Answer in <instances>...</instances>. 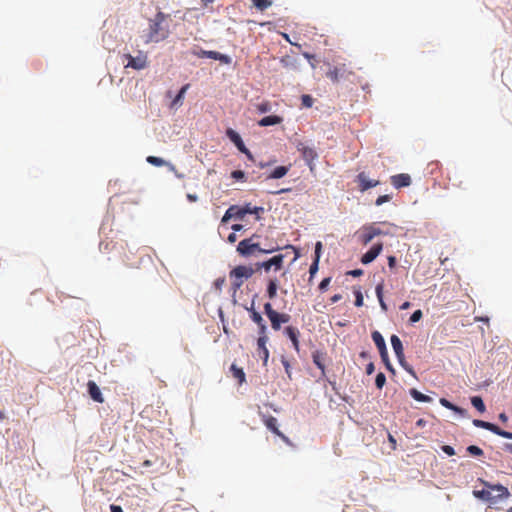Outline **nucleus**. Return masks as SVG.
Here are the masks:
<instances>
[{"label": "nucleus", "instance_id": "338daca9", "mask_svg": "<svg viewBox=\"0 0 512 512\" xmlns=\"http://www.w3.org/2000/svg\"><path fill=\"white\" fill-rule=\"evenodd\" d=\"M499 419H500L501 421H503V422H506V421H507V419H508V417L506 416V414H505V413H501V414L499 415Z\"/></svg>", "mask_w": 512, "mask_h": 512}, {"label": "nucleus", "instance_id": "dca6fc26", "mask_svg": "<svg viewBox=\"0 0 512 512\" xmlns=\"http://www.w3.org/2000/svg\"><path fill=\"white\" fill-rule=\"evenodd\" d=\"M267 342H268L267 332H258L257 349H258L259 356L264 361H267V359L269 357V351L266 347Z\"/></svg>", "mask_w": 512, "mask_h": 512}, {"label": "nucleus", "instance_id": "bb28decb", "mask_svg": "<svg viewBox=\"0 0 512 512\" xmlns=\"http://www.w3.org/2000/svg\"><path fill=\"white\" fill-rule=\"evenodd\" d=\"M282 121H283L282 117L277 116V115H270V116H266V117L262 118L258 122V124L262 127H266V126L280 124Z\"/></svg>", "mask_w": 512, "mask_h": 512}, {"label": "nucleus", "instance_id": "de8ad7c7", "mask_svg": "<svg viewBox=\"0 0 512 512\" xmlns=\"http://www.w3.org/2000/svg\"><path fill=\"white\" fill-rule=\"evenodd\" d=\"M258 111L261 113H266L270 110V104L268 102H264L258 105Z\"/></svg>", "mask_w": 512, "mask_h": 512}, {"label": "nucleus", "instance_id": "bf43d9fd", "mask_svg": "<svg viewBox=\"0 0 512 512\" xmlns=\"http://www.w3.org/2000/svg\"><path fill=\"white\" fill-rule=\"evenodd\" d=\"M110 510L111 512H123L122 508L118 505H111Z\"/></svg>", "mask_w": 512, "mask_h": 512}, {"label": "nucleus", "instance_id": "9b49d317", "mask_svg": "<svg viewBox=\"0 0 512 512\" xmlns=\"http://www.w3.org/2000/svg\"><path fill=\"white\" fill-rule=\"evenodd\" d=\"M473 425L478 428L486 429V430H488L498 436H501L503 438L512 439V432L505 431L493 423L479 420V419H474Z\"/></svg>", "mask_w": 512, "mask_h": 512}, {"label": "nucleus", "instance_id": "79ce46f5", "mask_svg": "<svg viewBox=\"0 0 512 512\" xmlns=\"http://www.w3.org/2000/svg\"><path fill=\"white\" fill-rule=\"evenodd\" d=\"M422 311L421 310H416L412 313L411 317H410V322L412 323H415V322H418L421 318H422Z\"/></svg>", "mask_w": 512, "mask_h": 512}, {"label": "nucleus", "instance_id": "7ed1b4c3", "mask_svg": "<svg viewBox=\"0 0 512 512\" xmlns=\"http://www.w3.org/2000/svg\"><path fill=\"white\" fill-rule=\"evenodd\" d=\"M263 212V207H252L250 203H246L244 206L232 205L226 210L221 222L226 223L232 218L242 220L246 214H255L256 220H260V213Z\"/></svg>", "mask_w": 512, "mask_h": 512}, {"label": "nucleus", "instance_id": "2f4dec72", "mask_svg": "<svg viewBox=\"0 0 512 512\" xmlns=\"http://www.w3.org/2000/svg\"><path fill=\"white\" fill-rule=\"evenodd\" d=\"M89 394L94 401L99 402V403L103 402V398H102V394L99 389V386H89Z\"/></svg>", "mask_w": 512, "mask_h": 512}, {"label": "nucleus", "instance_id": "7c9ffc66", "mask_svg": "<svg viewBox=\"0 0 512 512\" xmlns=\"http://www.w3.org/2000/svg\"><path fill=\"white\" fill-rule=\"evenodd\" d=\"M410 395L418 402H430L432 401V398L428 395H425L421 392H419L416 389L410 390Z\"/></svg>", "mask_w": 512, "mask_h": 512}, {"label": "nucleus", "instance_id": "393cba45", "mask_svg": "<svg viewBox=\"0 0 512 512\" xmlns=\"http://www.w3.org/2000/svg\"><path fill=\"white\" fill-rule=\"evenodd\" d=\"M372 339L379 350V354H385L387 349L385 340L379 331L372 332Z\"/></svg>", "mask_w": 512, "mask_h": 512}, {"label": "nucleus", "instance_id": "69168bd1", "mask_svg": "<svg viewBox=\"0 0 512 512\" xmlns=\"http://www.w3.org/2000/svg\"><path fill=\"white\" fill-rule=\"evenodd\" d=\"M426 424V421L424 419H419L416 422V426L423 427Z\"/></svg>", "mask_w": 512, "mask_h": 512}, {"label": "nucleus", "instance_id": "680f3d73", "mask_svg": "<svg viewBox=\"0 0 512 512\" xmlns=\"http://www.w3.org/2000/svg\"><path fill=\"white\" fill-rule=\"evenodd\" d=\"M342 298V296L340 294H335L334 296L331 297V302L332 303H336L338 302L340 299Z\"/></svg>", "mask_w": 512, "mask_h": 512}, {"label": "nucleus", "instance_id": "6e6552de", "mask_svg": "<svg viewBox=\"0 0 512 512\" xmlns=\"http://www.w3.org/2000/svg\"><path fill=\"white\" fill-rule=\"evenodd\" d=\"M284 258L283 254H277L266 261L257 263L256 269H263L265 272H269L273 268L274 271H279L283 268Z\"/></svg>", "mask_w": 512, "mask_h": 512}, {"label": "nucleus", "instance_id": "3c124183", "mask_svg": "<svg viewBox=\"0 0 512 512\" xmlns=\"http://www.w3.org/2000/svg\"><path fill=\"white\" fill-rule=\"evenodd\" d=\"M385 354H380L382 361L385 363L386 367L391 370V365L389 363L388 351L387 349L384 352Z\"/></svg>", "mask_w": 512, "mask_h": 512}, {"label": "nucleus", "instance_id": "ea45409f", "mask_svg": "<svg viewBox=\"0 0 512 512\" xmlns=\"http://www.w3.org/2000/svg\"><path fill=\"white\" fill-rule=\"evenodd\" d=\"M302 105L305 107H311L313 105V98L310 95H302L301 97Z\"/></svg>", "mask_w": 512, "mask_h": 512}, {"label": "nucleus", "instance_id": "f03ea898", "mask_svg": "<svg viewBox=\"0 0 512 512\" xmlns=\"http://www.w3.org/2000/svg\"><path fill=\"white\" fill-rule=\"evenodd\" d=\"M485 486L487 489L473 491L476 498L488 501L490 504L494 505L510 497L509 490L501 484L493 485L485 482Z\"/></svg>", "mask_w": 512, "mask_h": 512}, {"label": "nucleus", "instance_id": "0e129e2a", "mask_svg": "<svg viewBox=\"0 0 512 512\" xmlns=\"http://www.w3.org/2000/svg\"><path fill=\"white\" fill-rule=\"evenodd\" d=\"M410 307V302L406 301L404 302L401 306H400V309L401 310H406Z\"/></svg>", "mask_w": 512, "mask_h": 512}, {"label": "nucleus", "instance_id": "473e14b6", "mask_svg": "<svg viewBox=\"0 0 512 512\" xmlns=\"http://www.w3.org/2000/svg\"><path fill=\"white\" fill-rule=\"evenodd\" d=\"M471 404L477 409L480 413H484L486 410L485 404L480 396L471 397Z\"/></svg>", "mask_w": 512, "mask_h": 512}, {"label": "nucleus", "instance_id": "39448f33", "mask_svg": "<svg viewBox=\"0 0 512 512\" xmlns=\"http://www.w3.org/2000/svg\"><path fill=\"white\" fill-rule=\"evenodd\" d=\"M263 308L265 315L270 320L272 329L275 331L280 330L281 326L288 323L291 319L289 314L276 311L270 302L265 303Z\"/></svg>", "mask_w": 512, "mask_h": 512}, {"label": "nucleus", "instance_id": "603ef678", "mask_svg": "<svg viewBox=\"0 0 512 512\" xmlns=\"http://www.w3.org/2000/svg\"><path fill=\"white\" fill-rule=\"evenodd\" d=\"M386 376L383 373H378L375 379V384H385Z\"/></svg>", "mask_w": 512, "mask_h": 512}, {"label": "nucleus", "instance_id": "9d476101", "mask_svg": "<svg viewBox=\"0 0 512 512\" xmlns=\"http://www.w3.org/2000/svg\"><path fill=\"white\" fill-rule=\"evenodd\" d=\"M259 414L267 429L280 437L286 444L292 445L290 439L278 429L277 419L275 417L263 414L261 412Z\"/></svg>", "mask_w": 512, "mask_h": 512}, {"label": "nucleus", "instance_id": "13d9d810", "mask_svg": "<svg viewBox=\"0 0 512 512\" xmlns=\"http://www.w3.org/2000/svg\"><path fill=\"white\" fill-rule=\"evenodd\" d=\"M374 372V365L373 363H369L366 367V373L368 375L372 374Z\"/></svg>", "mask_w": 512, "mask_h": 512}, {"label": "nucleus", "instance_id": "423d86ee", "mask_svg": "<svg viewBox=\"0 0 512 512\" xmlns=\"http://www.w3.org/2000/svg\"><path fill=\"white\" fill-rule=\"evenodd\" d=\"M390 234V229H381L376 223H371L362 227L360 240L364 245H367L377 236Z\"/></svg>", "mask_w": 512, "mask_h": 512}, {"label": "nucleus", "instance_id": "2eb2a0df", "mask_svg": "<svg viewBox=\"0 0 512 512\" xmlns=\"http://www.w3.org/2000/svg\"><path fill=\"white\" fill-rule=\"evenodd\" d=\"M226 135L231 140V142H233V144L237 147V149L240 152L244 153L249 158H252V155H251L250 151L246 148L242 138L240 137V135L236 131H234L233 129L229 128L226 131Z\"/></svg>", "mask_w": 512, "mask_h": 512}, {"label": "nucleus", "instance_id": "864d4df0", "mask_svg": "<svg viewBox=\"0 0 512 512\" xmlns=\"http://www.w3.org/2000/svg\"><path fill=\"white\" fill-rule=\"evenodd\" d=\"M346 386H332L333 390H335L336 394H338L344 401H348V398L346 396H341L340 390L345 388Z\"/></svg>", "mask_w": 512, "mask_h": 512}, {"label": "nucleus", "instance_id": "8fccbe9b", "mask_svg": "<svg viewBox=\"0 0 512 512\" xmlns=\"http://www.w3.org/2000/svg\"><path fill=\"white\" fill-rule=\"evenodd\" d=\"M387 260H388V266L389 268L392 270L396 267V264H397V259L395 256H388L387 257Z\"/></svg>", "mask_w": 512, "mask_h": 512}, {"label": "nucleus", "instance_id": "1a4fd4ad", "mask_svg": "<svg viewBox=\"0 0 512 512\" xmlns=\"http://www.w3.org/2000/svg\"><path fill=\"white\" fill-rule=\"evenodd\" d=\"M124 58L127 60L125 68H132L134 70H142L147 67V55L143 52H139L137 56L131 54H124Z\"/></svg>", "mask_w": 512, "mask_h": 512}, {"label": "nucleus", "instance_id": "20e7f679", "mask_svg": "<svg viewBox=\"0 0 512 512\" xmlns=\"http://www.w3.org/2000/svg\"><path fill=\"white\" fill-rule=\"evenodd\" d=\"M255 270L250 266L239 265L233 268L230 273L231 288L236 293L244 283V280L253 276Z\"/></svg>", "mask_w": 512, "mask_h": 512}, {"label": "nucleus", "instance_id": "4c0bfd02", "mask_svg": "<svg viewBox=\"0 0 512 512\" xmlns=\"http://www.w3.org/2000/svg\"><path fill=\"white\" fill-rule=\"evenodd\" d=\"M147 162L158 167L163 166L165 163V161L162 158L155 156H148Z\"/></svg>", "mask_w": 512, "mask_h": 512}, {"label": "nucleus", "instance_id": "cd10ccee", "mask_svg": "<svg viewBox=\"0 0 512 512\" xmlns=\"http://www.w3.org/2000/svg\"><path fill=\"white\" fill-rule=\"evenodd\" d=\"M288 171V166H278L267 176V179H280L284 177Z\"/></svg>", "mask_w": 512, "mask_h": 512}, {"label": "nucleus", "instance_id": "f8f14e48", "mask_svg": "<svg viewBox=\"0 0 512 512\" xmlns=\"http://www.w3.org/2000/svg\"><path fill=\"white\" fill-rule=\"evenodd\" d=\"M352 74V71L348 69L346 64H339L331 67L326 73L327 78L332 82L337 83L341 78H346Z\"/></svg>", "mask_w": 512, "mask_h": 512}, {"label": "nucleus", "instance_id": "58836bf2", "mask_svg": "<svg viewBox=\"0 0 512 512\" xmlns=\"http://www.w3.org/2000/svg\"><path fill=\"white\" fill-rule=\"evenodd\" d=\"M355 295V306L361 307L363 305V295L360 289L354 291Z\"/></svg>", "mask_w": 512, "mask_h": 512}, {"label": "nucleus", "instance_id": "412c9836", "mask_svg": "<svg viewBox=\"0 0 512 512\" xmlns=\"http://www.w3.org/2000/svg\"><path fill=\"white\" fill-rule=\"evenodd\" d=\"M391 183L397 189L407 187L411 184V177L404 173L393 175L391 176Z\"/></svg>", "mask_w": 512, "mask_h": 512}, {"label": "nucleus", "instance_id": "4be33fe9", "mask_svg": "<svg viewBox=\"0 0 512 512\" xmlns=\"http://www.w3.org/2000/svg\"><path fill=\"white\" fill-rule=\"evenodd\" d=\"M284 333L288 336V338L291 340L293 347L296 351H299V335L300 332L296 327L293 326H287L284 330Z\"/></svg>", "mask_w": 512, "mask_h": 512}, {"label": "nucleus", "instance_id": "0eeeda50", "mask_svg": "<svg viewBox=\"0 0 512 512\" xmlns=\"http://www.w3.org/2000/svg\"><path fill=\"white\" fill-rule=\"evenodd\" d=\"M275 248L272 249H262L258 243L253 242V237L243 239L239 242L237 246V252L242 256H250L255 252L259 253H272L275 251Z\"/></svg>", "mask_w": 512, "mask_h": 512}, {"label": "nucleus", "instance_id": "5fc2aeb1", "mask_svg": "<svg viewBox=\"0 0 512 512\" xmlns=\"http://www.w3.org/2000/svg\"><path fill=\"white\" fill-rule=\"evenodd\" d=\"M362 273H363V271L361 269H355V270L350 271L348 274H350L354 277H357V276L362 275Z\"/></svg>", "mask_w": 512, "mask_h": 512}, {"label": "nucleus", "instance_id": "c03bdc74", "mask_svg": "<svg viewBox=\"0 0 512 512\" xmlns=\"http://www.w3.org/2000/svg\"><path fill=\"white\" fill-rule=\"evenodd\" d=\"M330 282H331V278H330V277H326V278H324V279L320 282V284H319V290H320V291H325V290L327 289L328 285L330 284Z\"/></svg>", "mask_w": 512, "mask_h": 512}, {"label": "nucleus", "instance_id": "f704fd0d", "mask_svg": "<svg viewBox=\"0 0 512 512\" xmlns=\"http://www.w3.org/2000/svg\"><path fill=\"white\" fill-rule=\"evenodd\" d=\"M252 3L260 11H264L272 5L271 0H252Z\"/></svg>", "mask_w": 512, "mask_h": 512}, {"label": "nucleus", "instance_id": "a18cd8bd", "mask_svg": "<svg viewBox=\"0 0 512 512\" xmlns=\"http://www.w3.org/2000/svg\"><path fill=\"white\" fill-rule=\"evenodd\" d=\"M231 177L236 180H242L245 177V173L242 170H235L231 173Z\"/></svg>", "mask_w": 512, "mask_h": 512}, {"label": "nucleus", "instance_id": "6ab92c4d", "mask_svg": "<svg viewBox=\"0 0 512 512\" xmlns=\"http://www.w3.org/2000/svg\"><path fill=\"white\" fill-rule=\"evenodd\" d=\"M247 311L249 312L250 319L255 324H257L258 332H267V325L265 320L263 319L262 315L254 309L253 305L247 308Z\"/></svg>", "mask_w": 512, "mask_h": 512}, {"label": "nucleus", "instance_id": "c756f323", "mask_svg": "<svg viewBox=\"0 0 512 512\" xmlns=\"http://www.w3.org/2000/svg\"><path fill=\"white\" fill-rule=\"evenodd\" d=\"M314 364L321 370H324L325 354L320 351H315L312 355Z\"/></svg>", "mask_w": 512, "mask_h": 512}, {"label": "nucleus", "instance_id": "49530a36", "mask_svg": "<svg viewBox=\"0 0 512 512\" xmlns=\"http://www.w3.org/2000/svg\"><path fill=\"white\" fill-rule=\"evenodd\" d=\"M321 251H322V243L320 241H318L315 244V257H314V259H318L320 261Z\"/></svg>", "mask_w": 512, "mask_h": 512}, {"label": "nucleus", "instance_id": "e2e57ef3", "mask_svg": "<svg viewBox=\"0 0 512 512\" xmlns=\"http://www.w3.org/2000/svg\"><path fill=\"white\" fill-rule=\"evenodd\" d=\"M231 228H232V230H233V231H235V232H236V231H241V230L243 229V225H241V224H234V225H232V227H231Z\"/></svg>", "mask_w": 512, "mask_h": 512}, {"label": "nucleus", "instance_id": "4468645a", "mask_svg": "<svg viewBox=\"0 0 512 512\" xmlns=\"http://www.w3.org/2000/svg\"><path fill=\"white\" fill-rule=\"evenodd\" d=\"M297 150L301 153V155H302L303 159L305 160V162L312 169L313 168V162L318 157V154H317L315 148L307 146L304 143H299L297 145Z\"/></svg>", "mask_w": 512, "mask_h": 512}, {"label": "nucleus", "instance_id": "052dcab7", "mask_svg": "<svg viewBox=\"0 0 512 512\" xmlns=\"http://www.w3.org/2000/svg\"><path fill=\"white\" fill-rule=\"evenodd\" d=\"M227 240H228V242H229V243H234V242H236V240H237V236H236V234H235V233H231V234L228 236Z\"/></svg>", "mask_w": 512, "mask_h": 512}, {"label": "nucleus", "instance_id": "a211bd4d", "mask_svg": "<svg viewBox=\"0 0 512 512\" xmlns=\"http://www.w3.org/2000/svg\"><path fill=\"white\" fill-rule=\"evenodd\" d=\"M199 58H209L213 60H219L222 63H230V57L217 51L201 50L196 54Z\"/></svg>", "mask_w": 512, "mask_h": 512}, {"label": "nucleus", "instance_id": "72a5a7b5", "mask_svg": "<svg viewBox=\"0 0 512 512\" xmlns=\"http://www.w3.org/2000/svg\"><path fill=\"white\" fill-rule=\"evenodd\" d=\"M383 288H384V285L383 283H379L377 284L376 288H375V292H376V296L379 300V303H380V306L381 308L386 311L387 310V306H386V303L384 302L383 300Z\"/></svg>", "mask_w": 512, "mask_h": 512}, {"label": "nucleus", "instance_id": "a19ab883", "mask_svg": "<svg viewBox=\"0 0 512 512\" xmlns=\"http://www.w3.org/2000/svg\"><path fill=\"white\" fill-rule=\"evenodd\" d=\"M280 63L284 66V67H290V66H293L294 65V60L289 57V56H284L280 59Z\"/></svg>", "mask_w": 512, "mask_h": 512}, {"label": "nucleus", "instance_id": "5701e85b", "mask_svg": "<svg viewBox=\"0 0 512 512\" xmlns=\"http://www.w3.org/2000/svg\"><path fill=\"white\" fill-rule=\"evenodd\" d=\"M439 402L445 408L454 411L455 413L459 414L462 417H467V410L466 409H463L461 407H458V406L452 404L446 398H440Z\"/></svg>", "mask_w": 512, "mask_h": 512}, {"label": "nucleus", "instance_id": "e433bc0d", "mask_svg": "<svg viewBox=\"0 0 512 512\" xmlns=\"http://www.w3.org/2000/svg\"><path fill=\"white\" fill-rule=\"evenodd\" d=\"M467 452L470 454V455H473V456H482L483 455V450L476 446V445H470L467 447Z\"/></svg>", "mask_w": 512, "mask_h": 512}, {"label": "nucleus", "instance_id": "09e8293b", "mask_svg": "<svg viewBox=\"0 0 512 512\" xmlns=\"http://www.w3.org/2000/svg\"><path fill=\"white\" fill-rule=\"evenodd\" d=\"M442 450L445 454H447L448 456H453L455 455V450L452 446H449V445H444L442 447Z\"/></svg>", "mask_w": 512, "mask_h": 512}, {"label": "nucleus", "instance_id": "ddd939ff", "mask_svg": "<svg viewBox=\"0 0 512 512\" xmlns=\"http://www.w3.org/2000/svg\"><path fill=\"white\" fill-rule=\"evenodd\" d=\"M391 345L400 364L414 376L415 374L413 370L410 367L406 366L405 364L403 345L400 338L397 335L391 336Z\"/></svg>", "mask_w": 512, "mask_h": 512}, {"label": "nucleus", "instance_id": "6e6d98bb", "mask_svg": "<svg viewBox=\"0 0 512 512\" xmlns=\"http://www.w3.org/2000/svg\"><path fill=\"white\" fill-rule=\"evenodd\" d=\"M186 197L189 202H196L198 200V197L195 194L188 193Z\"/></svg>", "mask_w": 512, "mask_h": 512}, {"label": "nucleus", "instance_id": "c85d7f7f", "mask_svg": "<svg viewBox=\"0 0 512 512\" xmlns=\"http://www.w3.org/2000/svg\"><path fill=\"white\" fill-rule=\"evenodd\" d=\"M233 377L241 384L245 382V373L242 368L237 367L235 364L231 365L230 368Z\"/></svg>", "mask_w": 512, "mask_h": 512}, {"label": "nucleus", "instance_id": "37998d69", "mask_svg": "<svg viewBox=\"0 0 512 512\" xmlns=\"http://www.w3.org/2000/svg\"><path fill=\"white\" fill-rule=\"evenodd\" d=\"M390 199H391V196H390V195H387V194H385V195H381V196H379V197L376 199L375 204H376L377 206H380V205H382L383 203H386V202L390 201Z\"/></svg>", "mask_w": 512, "mask_h": 512}, {"label": "nucleus", "instance_id": "b1692460", "mask_svg": "<svg viewBox=\"0 0 512 512\" xmlns=\"http://www.w3.org/2000/svg\"><path fill=\"white\" fill-rule=\"evenodd\" d=\"M279 288V283L276 278H271L268 281L266 294L269 300H273L277 296V291Z\"/></svg>", "mask_w": 512, "mask_h": 512}, {"label": "nucleus", "instance_id": "aec40b11", "mask_svg": "<svg viewBox=\"0 0 512 512\" xmlns=\"http://www.w3.org/2000/svg\"><path fill=\"white\" fill-rule=\"evenodd\" d=\"M357 181L359 183V189L362 192L379 185L378 180L369 179L364 172H361L357 175Z\"/></svg>", "mask_w": 512, "mask_h": 512}, {"label": "nucleus", "instance_id": "f257e3e1", "mask_svg": "<svg viewBox=\"0 0 512 512\" xmlns=\"http://www.w3.org/2000/svg\"><path fill=\"white\" fill-rule=\"evenodd\" d=\"M169 18V14L159 11L153 19H150L148 28L140 32L143 44L160 43L166 40L170 35L169 27L166 24Z\"/></svg>", "mask_w": 512, "mask_h": 512}, {"label": "nucleus", "instance_id": "4d7b16f0", "mask_svg": "<svg viewBox=\"0 0 512 512\" xmlns=\"http://www.w3.org/2000/svg\"><path fill=\"white\" fill-rule=\"evenodd\" d=\"M388 440L391 443L392 448L395 449L396 448V439L393 437V435L388 434Z\"/></svg>", "mask_w": 512, "mask_h": 512}, {"label": "nucleus", "instance_id": "f3484780", "mask_svg": "<svg viewBox=\"0 0 512 512\" xmlns=\"http://www.w3.org/2000/svg\"><path fill=\"white\" fill-rule=\"evenodd\" d=\"M383 249L382 243L373 245L363 256L361 257L362 264L366 265L373 262Z\"/></svg>", "mask_w": 512, "mask_h": 512}, {"label": "nucleus", "instance_id": "c9c22d12", "mask_svg": "<svg viewBox=\"0 0 512 512\" xmlns=\"http://www.w3.org/2000/svg\"><path fill=\"white\" fill-rule=\"evenodd\" d=\"M318 268H319V260L318 259H314L312 264H311V266H310V269H309V274H310L309 282L312 281L313 277L315 276V274L318 271Z\"/></svg>", "mask_w": 512, "mask_h": 512}, {"label": "nucleus", "instance_id": "a878e982", "mask_svg": "<svg viewBox=\"0 0 512 512\" xmlns=\"http://www.w3.org/2000/svg\"><path fill=\"white\" fill-rule=\"evenodd\" d=\"M190 87V84H185L181 89L180 91L178 92V94L174 97V99L172 100L171 102V108H177L179 106H181L183 104V100H184V97H185V93L187 92V90L189 89Z\"/></svg>", "mask_w": 512, "mask_h": 512}, {"label": "nucleus", "instance_id": "774afa93", "mask_svg": "<svg viewBox=\"0 0 512 512\" xmlns=\"http://www.w3.org/2000/svg\"><path fill=\"white\" fill-rule=\"evenodd\" d=\"M505 449H506L508 452L512 453V443H507V444L505 445Z\"/></svg>", "mask_w": 512, "mask_h": 512}]
</instances>
